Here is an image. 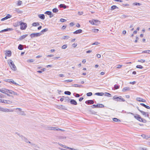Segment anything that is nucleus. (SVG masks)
Returning <instances> with one entry per match:
<instances>
[{"mask_svg":"<svg viewBox=\"0 0 150 150\" xmlns=\"http://www.w3.org/2000/svg\"><path fill=\"white\" fill-rule=\"evenodd\" d=\"M0 111L3 112H13V110L11 109L4 108L0 106Z\"/></svg>","mask_w":150,"mask_h":150,"instance_id":"20e7f679","label":"nucleus"},{"mask_svg":"<svg viewBox=\"0 0 150 150\" xmlns=\"http://www.w3.org/2000/svg\"><path fill=\"white\" fill-rule=\"evenodd\" d=\"M70 103L71 104L74 105H77V103L76 101L74 99H71L70 101Z\"/></svg>","mask_w":150,"mask_h":150,"instance_id":"a211bd4d","label":"nucleus"},{"mask_svg":"<svg viewBox=\"0 0 150 150\" xmlns=\"http://www.w3.org/2000/svg\"><path fill=\"white\" fill-rule=\"evenodd\" d=\"M72 81H73L72 80H65L64 81L68 83V82H71Z\"/></svg>","mask_w":150,"mask_h":150,"instance_id":"5fc2aeb1","label":"nucleus"},{"mask_svg":"<svg viewBox=\"0 0 150 150\" xmlns=\"http://www.w3.org/2000/svg\"><path fill=\"white\" fill-rule=\"evenodd\" d=\"M34 61V60L33 59H29L28 60V62H33Z\"/></svg>","mask_w":150,"mask_h":150,"instance_id":"680f3d73","label":"nucleus"},{"mask_svg":"<svg viewBox=\"0 0 150 150\" xmlns=\"http://www.w3.org/2000/svg\"><path fill=\"white\" fill-rule=\"evenodd\" d=\"M74 94H76V95L75 96L76 97H79L80 96V95L79 94L76 93H74Z\"/></svg>","mask_w":150,"mask_h":150,"instance_id":"6e6d98bb","label":"nucleus"},{"mask_svg":"<svg viewBox=\"0 0 150 150\" xmlns=\"http://www.w3.org/2000/svg\"><path fill=\"white\" fill-rule=\"evenodd\" d=\"M86 95L88 96H90L92 95V93L91 92H89L86 94Z\"/></svg>","mask_w":150,"mask_h":150,"instance_id":"de8ad7c7","label":"nucleus"},{"mask_svg":"<svg viewBox=\"0 0 150 150\" xmlns=\"http://www.w3.org/2000/svg\"><path fill=\"white\" fill-rule=\"evenodd\" d=\"M116 8H118V7L115 5H113L111 7V10H113Z\"/></svg>","mask_w":150,"mask_h":150,"instance_id":"c756f323","label":"nucleus"},{"mask_svg":"<svg viewBox=\"0 0 150 150\" xmlns=\"http://www.w3.org/2000/svg\"><path fill=\"white\" fill-rule=\"evenodd\" d=\"M69 36H64L63 38L65 40V39H68L69 38Z\"/></svg>","mask_w":150,"mask_h":150,"instance_id":"09e8293b","label":"nucleus"},{"mask_svg":"<svg viewBox=\"0 0 150 150\" xmlns=\"http://www.w3.org/2000/svg\"><path fill=\"white\" fill-rule=\"evenodd\" d=\"M67 47V45H64L62 46V49H66Z\"/></svg>","mask_w":150,"mask_h":150,"instance_id":"864d4df0","label":"nucleus"},{"mask_svg":"<svg viewBox=\"0 0 150 150\" xmlns=\"http://www.w3.org/2000/svg\"><path fill=\"white\" fill-rule=\"evenodd\" d=\"M12 103V102L11 101L9 100H7V103H6L8 104H10Z\"/></svg>","mask_w":150,"mask_h":150,"instance_id":"13d9d810","label":"nucleus"},{"mask_svg":"<svg viewBox=\"0 0 150 150\" xmlns=\"http://www.w3.org/2000/svg\"><path fill=\"white\" fill-rule=\"evenodd\" d=\"M140 105H141L142 106H143L144 107L148 109H150V107L149 106L146 105L144 104L143 103H140Z\"/></svg>","mask_w":150,"mask_h":150,"instance_id":"b1692460","label":"nucleus"},{"mask_svg":"<svg viewBox=\"0 0 150 150\" xmlns=\"http://www.w3.org/2000/svg\"><path fill=\"white\" fill-rule=\"evenodd\" d=\"M48 129L49 130H55L56 129V128L52 127H48Z\"/></svg>","mask_w":150,"mask_h":150,"instance_id":"cd10ccee","label":"nucleus"},{"mask_svg":"<svg viewBox=\"0 0 150 150\" xmlns=\"http://www.w3.org/2000/svg\"><path fill=\"white\" fill-rule=\"evenodd\" d=\"M82 30L81 29H79L74 31L73 33L74 34H78L82 33Z\"/></svg>","mask_w":150,"mask_h":150,"instance_id":"6ab92c4d","label":"nucleus"},{"mask_svg":"<svg viewBox=\"0 0 150 150\" xmlns=\"http://www.w3.org/2000/svg\"><path fill=\"white\" fill-rule=\"evenodd\" d=\"M9 93H10L11 94H13L14 95H17V94L16 93L14 92L13 91L10 90V91L9 92Z\"/></svg>","mask_w":150,"mask_h":150,"instance_id":"393cba45","label":"nucleus"},{"mask_svg":"<svg viewBox=\"0 0 150 150\" xmlns=\"http://www.w3.org/2000/svg\"><path fill=\"white\" fill-rule=\"evenodd\" d=\"M45 13L46 14L49 15L51 14L52 12L50 11H47Z\"/></svg>","mask_w":150,"mask_h":150,"instance_id":"4c0bfd02","label":"nucleus"},{"mask_svg":"<svg viewBox=\"0 0 150 150\" xmlns=\"http://www.w3.org/2000/svg\"><path fill=\"white\" fill-rule=\"evenodd\" d=\"M64 93L65 94L70 95L71 94V93L69 91H65L64 92Z\"/></svg>","mask_w":150,"mask_h":150,"instance_id":"c9c22d12","label":"nucleus"},{"mask_svg":"<svg viewBox=\"0 0 150 150\" xmlns=\"http://www.w3.org/2000/svg\"><path fill=\"white\" fill-rule=\"evenodd\" d=\"M20 137H21L22 140H24L26 143H28V141L27 138H25L22 135L20 136Z\"/></svg>","mask_w":150,"mask_h":150,"instance_id":"a878e982","label":"nucleus"},{"mask_svg":"<svg viewBox=\"0 0 150 150\" xmlns=\"http://www.w3.org/2000/svg\"><path fill=\"white\" fill-rule=\"evenodd\" d=\"M137 68L142 69L143 68V67L141 65H137L136 67Z\"/></svg>","mask_w":150,"mask_h":150,"instance_id":"c03bdc74","label":"nucleus"},{"mask_svg":"<svg viewBox=\"0 0 150 150\" xmlns=\"http://www.w3.org/2000/svg\"><path fill=\"white\" fill-rule=\"evenodd\" d=\"M142 53H148L149 54H150V50H144L142 52Z\"/></svg>","mask_w":150,"mask_h":150,"instance_id":"f704fd0d","label":"nucleus"},{"mask_svg":"<svg viewBox=\"0 0 150 150\" xmlns=\"http://www.w3.org/2000/svg\"><path fill=\"white\" fill-rule=\"evenodd\" d=\"M0 111L3 112H13V110L11 109L4 108L0 106Z\"/></svg>","mask_w":150,"mask_h":150,"instance_id":"39448f33","label":"nucleus"},{"mask_svg":"<svg viewBox=\"0 0 150 150\" xmlns=\"http://www.w3.org/2000/svg\"><path fill=\"white\" fill-rule=\"evenodd\" d=\"M60 22H64L65 21H67V20H66V19H63V18H61L60 19Z\"/></svg>","mask_w":150,"mask_h":150,"instance_id":"603ef678","label":"nucleus"},{"mask_svg":"<svg viewBox=\"0 0 150 150\" xmlns=\"http://www.w3.org/2000/svg\"><path fill=\"white\" fill-rule=\"evenodd\" d=\"M99 30L97 29H92V31L94 33H97Z\"/></svg>","mask_w":150,"mask_h":150,"instance_id":"37998d69","label":"nucleus"},{"mask_svg":"<svg viewBox=\"0 0 150 150\" xmlns=\"http://www.w3.org/2000/svg\"><path fill=\"white\" fill-rule=\"evenodd\" d=\"M58 144L60 146H62V147H64V148H65V147H67V146H65V145H64L62 144H60L59 143H58Z\"/></svg>","mask_w":150,"mask_h":150,"instance_id":"bf43d9fd","label":"nucleus"},{"mask_svg":"<svg viewBox=\"0 0 150 150\" xmlns=\"http://www.w3.org/2000/svg\"><path fill=\"white\" fill-rule=\"evenodd\" d=\"M89 22L91 24L95 25H97L100 23V21L97 20L93 19L92 21L90 20Z\"/></svg>","mask_w":150,"mask_h":150,"instance_id":"7ed1b4c3","label":"nucleus"},{"mask_svg":"<svg viewBox=\"0 0 150 150\" xmlns=\"http://www.w3.org/2000/svg\"><path fill=\"white\" fill-rule=\"evenodd\" d=\"M120 86L117 85H115L114 86V88L115 89H117L119 88Z\"/></svg>","mask_w":150,"mask_h":150,"instance_id":"49530a36","label":"nucleus"},{"mask_svg":"<svg viewBox=\"0 0 150 150\" xmlns=\"http://www.w3.org/2000/svg\"><path fill=\"white\" fill-rule=\"evenodd\" d=\"M5 81L7 82H8L10 83H12L13 84L16 85V86H18L19 85L18 84L16 83V82H15L13 79H6L5 80Z\"/></svg>","mask_w":150,"mask_h":150,"instance_id":"0eeeda50","label":"nucleus"},{"mask_svg":"<svg viewBox=\"0 0 150 150\" xmlns=\"http://www.w3.org/2000/svg\"><path fill=\"white\" fill-rule=\"evenodd\" d=\"M142 120H143V118H141V117L140 116V117H139V119H138V120H139L140 122H141V121H142Z\"/></svg>","mask_w":150,"mask_h":150,"instance_id":"69168bd1","label":"nucleus"},{"mask_svg":"<svg viewBox=\"0 0 150 150\" xmlns=\"http://www.w3.org/2000/svg\"><path fill=\"white\" fill-rule=\"evenodd\" d=\"M122 65H117V68H118V69L122 67Z\"/></svg>","mask_w":150,"mask_h":150,"instance_id":"774afa93","label":"nucleus"},{"mask_svg":"<svg viewBox=\"0 0 150 150\" xmlns=\"http://www.w3.org/2000/svg\"><path fill=\"white\" fill-rule=\"evenodd\" d=\"M141 122H142L143 123H146V121L145 119H143V120Z\"/></svg>","mask_w":150,"mask_h":150,"instance_id":"338daca9","label":"nucleus"},{"mask_svg":"<svg viewBox=\"0 0 150 150\" xmlns=\"http://www.w3.org/2000/svg\"><path fill=\"white\" fill-rule=\"evenodd\" d=\"M20 25H21V29L22 30L25 29L27 27L26 23L20 21L15 23V26H16Z\"/></svg>","mask_w":150,"mask_h":150,"instance_id":"f257e3e1","label":"nucleus"},{"mask_svg":"<svg viewBox=\"0 0 150 150\" xmlns=\"http://www.w3.org/2000/svg\"><path fill=\"white\" fill-rule=\"evenodd\" d=\"M130 88L129 87H125L122 89V91L123 92L128 91L129 90Z\"/></svg>","mask_w":150,"mask_h":150,"instance_id":"412c9836","label":"nucleus"},{"mask_svg":"<svg viewBox=\"0 0 150 150\" xmlns=\"http://www.w3.org/2000/svg\"><path fill=\"white\" fill-rule=\"evenodd\" d=\"M7 19V18L6 17V16L5 17L2 18L1 20V21H4L6 20Z\"/></svg>","mask_w":150,"mask_h":150,"instance_id":"e2e57ef3","label":"nucleus"},{"mask_svg":"<svg viewBox=\"0 0 150 150\" xmlns=\"http://www.w3.org/2000/svg\"><path fill=\"white\" fill-rule=\"evenodd\" d=\"M78 15H82L83 13L82 12H78Z\"/></svg>","mask_w":150,"mask_h":150,"instance_id":"0e129e2a","label":"nucleus"},{"mask_svg":"<svg viewBox=\"0 0 150 150\" xmlns=\"http://www.w3.org/2000/svg\"><path fill=\"white\" fill-rule=\"evenodd\" d=\"M8 62L12 70L14 71H15L16 70V68L13 62L11 60L8 59Z\"/></svg>","mask_w":150,"mask_h":150,"instance_id":"f03ea898","label":"nucleus"},{"mask_svg":"<svg viewBox=\"0 0 150 150\" xmlns=\"http://www.w3.org/2000/svg\"><path fill=\"white\" fill-rule=\"evenodd\" d=\"M39 25V23L38 22H34L33 23L32 25L34 26H36L37 25Z\"/></svg>","mask_w":150,"mask_h":150,"instance_id":"72a5a7b5","label":"nucleus"},{"mask_svg":"<svg viewBox=\"0 0 150 150\" xmlns=\"http://www.w3.org/2000/svg\"><path fill=\"white\" fill-rule=\"evenodd\" d=\"M85 103L87 104H93L94 103V102L93 100H89L86 101L85 102Z\"/></svg>","mask_w":150,"mask_h":150,"instance_id":"dca6fc26","label":"nucleus"},{"mask_svg":"<svg viewBox=\"0 0 150 150\" xmlns=\"http://www.w3.org/2000/svg\"><path fill=\"white\" fill-rule=\"evenodd\" d=\"M139 111L144 116V117H146L149 118V115L148 112H146L141 110H139Z\"/></svg>","mask_w":150,"mask_h":150,"instance_id":"6e6552de","label":"nucleus"},{"mask_svg":"<svg viewBox=\"0 0 150 150\" xmlns=\"http://www.w3.org/2000/svg\"><path fill=\"white\" fill-rule=\"evenodd\" d=\"M104 94L103 93H95V95L98 96H102Z\"/></svg>","mask_w":150,"mask_h":150,"instance_id":"c85d7f7f","label":"nucleus"},{"mask_svg":"<svg viewBox=\"0 0 150 150\" xmlns=\"http://www.w3.org/2000/svg\"><path fill=\"white\" fill-rule=\"evenodd\" d=\"M13 30L12 28H8L1 30L0 31V33H1L3 32H6L8 31H11Z\"/></svg>","mask_w":150,"mask_h":150,"instance_id":"2eb2a0df","label":"nucleus"},{"mask_svg":"<svg viewBox=\"0 0 150 150\" xmlns=\"http://www.w3.org/2000/svg\"><path fill=\"white\" fill-rule=\"evenodd\" d=\"M91 107L93 108H97V105H93Z\"/></svg>","mask_w":150,"mask_h":150,"instance_id":"4d7b16f0","label":"nucleus"},{"mask_svg":"<svg viewBox=\"0 0 150 150\" xmlns=\"http://www.w3.org/2000/svg\"><path fill=\"white\" fill-rule=\"evenodd\" d=\"M138 62H139L143 63L145 62V60L144 59H141L140 60H138Z\"/></svg>","mask_w":150,"mask_h":150,"instance_id":"3c124183","label":"nucleus"},{"mask_svg":"<svg viewBox=\"0 0 150 150\" xmlns=\"http://www.w3.org/2000/svg\"><path fill=\"white\" fill-rule=\"evenodd\" d=\"M41 35L40 33H33L31 34L30 36L31 38H33L35 37H38Z\"/></svg>","mask_w":150,"mask_h":150,"instance_id":"423d86ee","label":"nucleus"},{"mask_svg":"<svg viewBox=\"0 0 150 150\" xmlns=\"http://www.w3.org/2000/svg\"><path fill=\"white\" fill-rule=\"evenodd\" d=\"M11 15H10L9 14H7L6 16L7 18L8 19V18H10L11 17Z\"/></svg>","mask_w":150,"mask_h":150,"instance_id":"8fccbe9b","label":"nucleus"},{"mask_svg":"<svg viewBox=\"0 0 150 150\" xmlns=\"http://www.w3.org/2000/svg\"><path fill=\"white\" fill-rule=\"evenodd\" d=\"M22 4V2L21 1H18L17 3V5L18 6H20Z\"/></svg>","mask_w":150,"mask_h":150,"instance_id":"79ce46f5","label":"nucleus"},{"mask_svg":"<svg viewBox=\"0 0 150 150\" xmlns=\"http://www.w3.org/2000/svg\"><path fill=\"white\" fill-rule=\"evenodd\" d=\"M10 91V90H8L6 88H2L1 90V92L6 94L7 93H9Z\"/></svg>","mask_w":150,"mask_h":150,"instance_id":"1a4fd4ad","label":"nucleus"},{"mask_svg":"<svg viewBox=\"0 0 150 150\" xmlns=\"http://www.w3.org/2000/svg\"><path fill=\"white\" fill-rule=\"evenodd\" d=\"M64 100H65V102L67 101L69 102V99L68 97H64Z\"/></svg>","mask_w":150,"mask_h":150,"instance_id":"58836bf2","label":"nucleus"},{"mask_svg":"<svg viewBox=\"0 0 150 150\" xmlns=\"http://www.w3.org/2000/svg\"><path fill=\"white\" fill-rule=\"evenodd\" d=\"M5 54L6 56H8V57H10L11 55V51L9 50H6L5 51Z\"/></svg>","mask_w":150,"mask_h":150,"instance_id":"f3484780","label":"nucleus"},{"mask_svg":"<svg viewBox=\"0 0 150 150\" xmlns=\"http://www.w3.org/2000/svg\"><path fill=\"white\" fill-rule=\"evenodd\" d=\"M136 100L137 101L139 102H146L145 100L139 97L137 98H136Z\"/></svg>","mask_w":150,"mask_h":150,"instance_id":"f8f14e48","label":"nucleus"},{"mask_svg":"<svg viewBox=\"0 0 150 150\" xmlns=\"http://www.w3.org/2000/svg\"><path fill=\"white\" fill-rule=\"evenodd\" d=\"M59 7L60 8H67V6L64 4H60L59 5Z\"/></svg>","mask_w":150,"mask_h":150,"instance_id":"2f4dec72","label":"nucleus"},{"mask_svg":"<svg viewBox=\"0 0 150 150\" xmlns=\"http://www.w3.org/2000/svg\"><path fill=\"white\" fill-rule=\"evenodd\" d=\"M113 99L117 101L121 102V100H120V98L118 97L117 96H115L113 97Z\"/></svg>","mask_w":150,"mask_h":150,"instance_id":"9b49d317","label":"nucleus"},{"mask_svg":"<svg viewBox=\"0 0 150 150\" xmlns=\"http://www.w3.org/2000/svg\"><path fill=\"white\" fill-rule=\"evenodd\" d=\"M113 120L115 122H120L121 121L116 118H114L113 119Z\"/></svg>","mask_w":150,"mask_h":150,"instance_id":"473e14b6","label":"nucleus"},{"mask_svg":"<svg viewBox=\"0 0 150 150\" xmlns=\"http://www.w3.org/2000/svg\"><path fill=\"white\" fill-rule=\"evenodd\" d=\"M58 11V10L57 8H54L52 9V11L54 13H57Z\"/></svg>","mask_w":150,"mask_h":150,"instance_id":"e433bc0d","label":"nucleus"},{"mask_svg":"<svg viewBox=\"0 0 150 150\" xmlns=\"http://www.w3.org/2000/svg\"><path fill=\"white\" fill-rule=\"evenodd\" d=\"M77 44H76L74 43L72 45L73 47L75 48L77 46Z\"/></svg>","mask_w":150,"mask_h":150,"instance_id":"052dcab7","label":"nucleus"},{"mask_svg":"<svg viewBox=\"0 0 150 150\" xmlns=\"http://www.w3.org/2000/svg\"><path fill=\"white\" fill-rule=\"evenodd\" d=\"M128 113L129 114H130L131 115H133L134 116V118L136 119L137 120H138V119H139V117H140V116L138 114H136L135 115H134V113H131V112H128Z\"/></svg>","mask_w":150,"mask_h":150,"instance_id":"ddd939ff","label":"nucleus"},{"mask_svg":"<svg viewBox=\"0 0 150 150\" xmlns=\"http://www.w3.org/2000/svg\"><path fill=\"white\" fill-rule=\"evenodd\" d=\"M16 109L20 111V112L18 113L19 115H26V114L24 113V111H21V109L20 108H16Z\"/></svg>","mask_w":150,"mask_h":150,"instance_id":"9d476101","label":"nucleus"},{"mask_svg":"<svg viewBox=\"0 0 150 150\" xmlns=\"http://www.w3.org/2000/svg\"><path fill=\"white\" fill-rule=\"evenodd\" d=\"M133 5H138V6H140L141 5V4L139 3H137V2H135L134 3H133Z\"/></svg>","mask_w":150,"mask_h":150,"instance_id":"a18cd8bd","label":"nucleus"},{"mask_svg":"<svg viewBox=\"0 0 150 150\" xmlns=\"http://www.w3.org/2000/svg\"><path fill=\"white\" fill-rule=\"evenodd\" d=\"M14 11L15 12H16L18 13H21L23 12L22 11L20 10L19 8H14Z\"/></svg>","mask_w":150,"mask_h":150,"instance_id":"4468645a","label":"nucleus"},{"mask_svg":"<svg viewBox=\"0 0 150 150\" xmlns=\"http://www.w3.org/2000/svg\"><path fill=\"white\" fill-rule=\"evenodd\" d=\"M28 35V34H25L23 35L19 38V40H22L23 39H24L25 37H26Z\"/></svg>","mask_w":150,"mask_h":150,"instance_id":"4be33fe9","label":"nucleus"},{"mask_svg":"<svg viewBox=\"0 0 150 150\" xmlns=\"http://www.w3.org/2000/svg\"><path fill=\"white\" fill-rule=\"evenodd\" d=\"M18 48L19 50H22L23 49V45L21 44H20L19 45Z\"/></svg>","mask_w":150,"mask_h":150,"instance_id":"7c9ffc66","label":"nucleus"},{"mask_svg":"<svg viewBox=\"0 0 150 150\" xmlns=\"http://www.w3.org/2000/svg\"><path fill=\"white\" fill-rule=\"evenodd\" d=\"M38 16L40 19L44 20L45 18V15L44 14H40L38 15Z\"/></svg>","mask_w":150,"mask_h":150,"instance_id":"aec40b11","label":"nucleus"},{"mask_svg":"<svg viewBox=\"0 0 150 150\" xmlns=\"http://www.w3.org/2000/svg\"><path fill=\"white\" fill-rule=\"evenodd\" d=\"M104 107V105L101 104H97V108H103Z\"/></svg>","mask_w":150,"mask_h":150,"instance_id":"5701e85b","label":"nucleus"},{"mask_svg":"<svg viewBox=\"0 0 150 150\" xmlns=\"http://www.w3.org/2000/svg\"><path fill=\"white\" fill-rule=\"evenodd\" d=\"M74 86L75 87H83V86L81 85H78L77 84H73L72 86Z\"/></svg>","mask_w":150,"mask_h":150,"instance_id":"bb28decb","label":"nucleus"},{"mask_svg":"<svg viewBox=\"0 0 150 150\" xmlns=\"http://www.w3.org/2000/svg\"><path fill=\"white\" fill-rule=\"evenodd\" d=\"M105 96L108 97H110L111 96V94L108 93H105Z\"/></svg>","mask_w":150,"mask_h":150,"instance_id":"ea45409f","label":"nucleus"},{"mask_svg":"<svg viewBox=\"0 0 150 150\" xmlns=\"http://www.w3.org/2000/svg\"><path fill=\"white\" fill-rule=\"evenodd\" d=\"M48 30V29L47 28H45L42 30L41 31V33H43L47 31Z\"/></svg>","mask_w":150,"mask_h":150,"instance_id":"a19ab883","label":"nucleus"}]
</instances>
